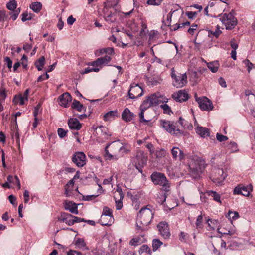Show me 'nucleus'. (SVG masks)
Segmentation results:
<instances>
[{"label":"nucleus","mask_w":255,"mask_h":255,"mask_svg":"<svg viewBox=\"0 0 255 255\" xmlns=\"http://www.w3.org/2000/svg\"><path fill=\"white\" fill-rule=\"evenodd\" d=\"M153 217L152 211L148 208H142L139 212L136 219V229L138 231H146L147 226Z\"/></svg>","instance_id":"f257e3e1"},{"label":"nucleus","mask_w":255,"mask_h":255,"mask_svg":"<svg viewBox=\"0 0 255 255\" xmlns=\"http://www.w3.org/2000/svg\"><path fill=\"white\" fill-rule=\"evenodd\" d=\"M180 13L178 11V9H175L174 10L172 9L167 15L166 24H167L168 26L170 27L171 30L176 31L178 29L183 28L185 26H188L190 25V22L189 21L184 22L182 21L181 19L180 18L178 20V23L171 25L172 18H173V21L175 22L176 21L177 18V15H180Z\"/></svg>","instance_id":"f03ea898"},{"label":"nucleus","mask_w":255,"mask_h":255,"mask_svg":"<svg viewBox=\"0 0 255 255\" xmlns=\"http://www.w3.org/2000/svg\"><path fill=\"white\" fill-rule=\"evenodd\" d=\"M126 149L124 146H120L118 143L114 142L108 144L105 149L104 157L106 160H117L119 158V153Z\"/></svg>","instance_id":"7ed1b4c3"},{"label":"nucleus","mask_w":255,"mask_h":255,"mask_svg":"<svg viewBox=\"0 0 255 255\" xmlns=\"http://www.w3.org/2000/svg\"><path fill=\"white\" fill-rule=\"evenodd\" d=\"M171 76L172 79V84L174 87L181 88L187 83V76L186 73H180L172 68Z\"/></svg>","instance_id":"20e7f679"},{"label":"nucleus","mask_w":255,"mask_h":255,"mask_svg":"<svg viewBox=\"0 0 255 255\" xmlns=\"http://www.w3.org/2000/svg\"><path fill=\"white\" fill-rule=\"evenodd\" d=\"M151 181L156 185L163 187L165 190L167 191L170 187V184L165 175L161 172H154L150 176Z\"/></svg>","instance_id":"39448f33"},{"label":"nucleus","mask_w":255,"mask_h":255,"mask_svg":"<svg viewBox=\"0 0 255 255\" xmlns=\"http://www.w3.org/2000/svg\"><path fill=\"white\" fill-rule=\"evenodd\" d=\"M220 20L227 30L232 29L237 24L236 18L231 13L221 15Z\"/></svg>","instance_id":"423d86ee"},{"label":"nucleus","mask_w":255,"mask_h":255,"mask_svg":"<svg viewBox=\"0 0 255 255\" xmlns=\"http://www.w3.org/2000/svg\"><path fill=\"white\" fill-rule=\"evenodd\" d=\"M161 102V97L155 94L147 97L141 105V108H148L151 106H156Z\"/></svg>","instance_id":"0eeeda50"},{"label":"nucleus","mask_w":255,"mask_h":255,"mask_svg":"<svg viewBox=\"0 0 255 255\" xmlns=\"http://www.w3.org/2000/svg\"><path fill=\"white\" fill-rule=\"evenodd\" d=\"M160 123L161 127L169 133L177 135L181 134V132L179 129H175V126L173 122L162 120L160 121Z\"/></svg>","instance_id":"6e6552de"},{"label":"nucleus","mask_w":255,"mask_h":255,"mask_svg":"<svg viewBox=\"0 0 255 255\" xmlns=\"http://www.w3.org/2000/svg\"><path fill=\"white\" fill-rule=\"evenodd\" d=\"M143 94V90L138 84L131 85L128 93L129 98L132 99H136L141 96Z\"/></svg>","instance_id":"1a4fd4ad"},{"label":"nucleus","mask_w":255,"mask_h":255,"mask_svg":"<svg viewBox=\"0 0 255 255\" xmlns=\"http://www.w3.org/2000/svg\"><path fill=\"white\" fill-rule=\"evenodd\" d=\"M72 161L78 167H82L86 164V155L82 152H76L72 156Z\"/></svg>","instance_id":"9d476101"},{"label":"nucleus","mask_w":255,"mask_h":255,"mask_svg":"<svg viewBox=\"0 0 255 255\" xmlns=\"http://www.w3.org/2000/svg\"><path fill=\"white\" fill-rule=\"evenodd\" d=\"M157 227L158 229L159 233L162 237L165 239L170 238L171 234L169 231V228L167 222L165 221L161 222L157 225Z\"/></svg>","instance_id":"9b49d317"},{"label":"nucleus","mask_w":255,"mask_h":255,"mask_svg":"<svg viewBox=\"0 0 255 255\" xmlns=\"http://www.w3.org/2000/svg\"><path fill=\"white\" fill-rule=\"evenodd\" d=\"M252 191V186L249 185L247 186L238 185L233 190L234 195H242L245 196H249Z\"/></svg>","instance_id":"f8f14e48"},{"label":"nucleus","mask_w":255,"mask_h":255,"mask_svg":"<svg viewBox=\"0 0 255 255\" xmlns=\"http://www.w3.org/2000/svg\"><path fill=\"white\" fill-rule=\"evenodd\" d=\"M200 108L204 111L212 110L213 108L211 101L206 97L198 98L196 99Z\"/></svg>","instance_id":"ddd939ff"},{"label":"nucleus","mask_w":255,"mask_h":255,"mask_svg":"<svg viewBox=\"0 0 255 255\" xmlns=\"http://www.w3.org/2000/svg\"><path fill=\"white\" fill-rule=\"evenodd\" d=\"M226 175L224 174L222 169H217L212 177V180L217 185H220L225 180Z\"/></svg>","instance_id":"4468645a"},{"label":"nucleus","mask_w":255,"mask_h":255,"mask_svg":"<svg viewBox=\"0 0 255 255\" xmlns=\"http://www.w3.org/2000/svg\"><path fill=\"white\" fill-rule=\"evenodd\" d=\"M172 97L176 101L182 102L187 101L189 98V95L186 90H181L174 93Z\"/></svg>","instance_id":"2eb2a0df"},{"label":"nucleus","mask_w":255,"mask_h":255,"mask_svg":"<svg viewBox=\"0 0 255 255\" xmlns=\"http://www.w3.org/2000/svg\"><path fill=\"white\" fill-rule=\"evenodd\" d=\"M135 166L140 172H142V169L146 164L147 158L142 153L138 154L135 159Z\"/></svg>","instance_id":"dca6fc26"},{"label":"nucleus","mask_w":255,"mask_h":255,"mask_svg":"<svg viewBox=\"0 0 255 255\" xmlns=\"http://www.w3.org/2000/svg\"><path fill=\"white\" fill-rule=\"evenodd\" d=\"M96 132L97 135L101 137L103 140H107L111 136V134L109 132L108 129L103 126H99L96 128Z\"/></svg>","instance_id":"f3484780"},{"label":"nucleus","mask_w":255,"mask_h":255,"mask_svg":"<svg viewBox=\"0 0 255 255\" xmlns=\"http://www.w3.org/2000/svg\"><path fill=\"white\" fill-rule=\"evenodd\" d=\"M147 109L141 108L140 107L141 111L139 114L140 122L147 123L151 122L152 119V116L149 115L148 111H146Z\"/></svg>","instance_id":"a211bd4d"},{"label":"nucleus","mask_w":255,"mask_h":255,"mask_svg":"<svg viewBox=\"0 0 255 255\" xmlns=\"http://www.w3.org/2000/svg\"><path fill=\"white\" fill-rule=\"evenodd\" d=\"M58 220L60 222H65L69 226L73 225V215L67 213H62L60 216L58 218Z\"/></svg>","instance_id":"6ab92c4d"},{"label":"nucleus","mask_w":255,"mask_h":255,"mask_svg":"<svg viewBox=\"0 0 255 255\" xmlns=\"http://www.w3.org/2000/svg\"><path fill=\"white\" fill-rule=\"evenodd\" d=\"M72 100V97L68 93H64L59 97V104L61 106L66 107Z\"/></svg>","instance_id":"aec40b11"},{"label":"nucleus","mask_w":255,"mask_h":255,"mask_svg":"<svg viewBox=\"0 0 255 255\" xmlns=\"http://www.w3.org/2000/svg\"><path fill=\"white\" fill-rule=\"evenodd\" d=\"M134 114L128 108H126L122 113V119L126 122H128L133 120Z\"/></svg>","instance_id":"412c9836"},{"label":"nucleus","mask_w":255,"mask_h":255,"mask_svg":"<svg viewBox=\"0 0 255 255\" xmlns=\"http://www.w3.org/2000/svg\"><path fill=\"white\" fill-rule=\"evenodd\" d=\"M114 222V218L113 216H106V215H101L99 223L103 226H111Z\"/></svg>","instance_id":"4be33fe9"},{"label":"nucleus","mask_w":255,"mask_h":255,"mask_svg":"<svg viewBox=\"0 0 255 255\" xmlns=\"http://www.w3.org/2000/svg\"><path fill=\"white\" fill-rule=\"evenodd\" d=\"M64 208L66 210H69L71 213L75 214H78V208L77 205L68 200L64 201Z\"/></svg>","instance_id":"5701e85b"},{"label":"nucleus","mask_w":255,"mask_h":255,"mask_svg":"<svg viewBox=\"0 0 255 255\" xmlns=\"http://www.w3.org/2000/svg\"><path fill=\"white\" fill-rule=\"evenodd\" d=\"M111 60V57L106 55L103 57L98 58L96 60L91 63L90 65L93 66H100L103 64H107Z\"/></svg>","instance_id":"b1692460"},{"label":"nucleus","mask_w":255,"mask_h":255,"mask_svg":"<svg viewBox=\"0 0 255 255\" xmlns=\"http://www.w3.org/2000/svg\"><path fill=\"white\" fill-rule=\"evenodd\" d=\"M68 124L71 129L78 130L82 127L81 124L76 118L70 119Z\"/></svg>","instance_id":"393cba45"},{"label":"nucleus","mask_w":255,"mask_h":255,"mask_svg":"<svg viewBox=\"0 0 255 255\" xmlns=\"http://www.w3.org/2000/svg\"><path fill=\"white\" fill-rule=\"evenodd\" d=\"M171 153L173 158L176 160L179 157L180 160L184 158L183 152L177 147H174L171 150Z\"/></svg>","instance_id":"a878e982"},{"label":"nucleus","mask_w":255,"mask_h":255,"mask_svg":"<svg viewBox=\"0 0 255 255\" xmlns=\"http://www.w3.org/2000/svg\"><path fill=\"white\" fill-rule=\"evenodd\" d=\"M195 129L196 133L201 137L205 138L210 135L209 130L206 128L198 126Z\"/></svg>","instance_id":"bb28decb"},{"label":"nucleus","mask_w":255,"mask_h":255,"mask_svg":"<svg viewBox=\"0 0 255 255\" xmlns=\"http://www.w3.org/2000/svg\"><path fill=\"white\" fill-rule=\"evenodd\" d=\"M207 66L210 70L213 73H216L218 71L220 64L218 61H214L210 62H206Z\"/></svg>","instance_id":"cd10ccee"},{"label":"nucleus","mask_w":255,"mask_h":255,"mask_svg":"<svg viewBox=\"0 0 255 255\" xmlns=\"http://www.w3.org/2000/svg\"><path fill=\"white\" fill-rule=\"evenodd\" d=\"M118 116V111L117 110L114 111H110L107 112L103 116V120L105 121H111L115 118V117Z\"/></svg>","instance_id":"c85d7f7f"},{"label":"nucleus","mask_w":255,"mask_h":255,"mask_svg":"<svg viewBox=\"0 0 255 255\" xmlns=\"http://www.w3.org/2000/svg\"><path fill=\"white\" fill-rule=\"evenodd\" d=\"M74 245L79 249H88V248L86 247V244L83 238H75Z\"/></svg>","instance_id":"c756f323"},{"label":"nucleus","mask_w":255,"mask_h":255,"mask_svg":"<svg viewBox=\"0 0 255 255\" xmlns=\"http://www.w3.org/2000/svg\"><path fill=\"white\" fill-rule=\"evenodd\" d=\"M71 108L74 109H76L79 112H82L86 110L83 104H82L79 101L74 99L72 103Z\"/></svg>","instance_id":"7c9ffc66"},{"label":"nucleus","mask_w":255,"mask_h":255,"mask_svg":"<svg viewBox=\"0 0 255 255\" xmlns=\"http://www.w3.org/2000/svg\"><path fill=\"white\" fill-rule=\"evenodd\" d=\"M207 194L209 196L212 197L213 200H215V201L219 203L220 204L222 203V201L220 199L221 196L220 194H219L216 192L212 190H209L207 192Z\"/></svg>","instance_id":"2f4dec72"},{"label":"nucleus","mask_w":255,"mask_h":255,"mask_svg":"<svg viewBox=\"0 0 255 255\" xmlns=\"http://www.w3.org/2000/svg\"><path fill=\"white\" fill-rule=\"evenodd\" d=\"M212 242V245L214 247H215V246H217V244H220L221 248H226V243L221 238H216ZM215 251H216V249L214 248V252Z\"/></svg>","instance_id":"473e14b6"},{"label":"nucleus","mask_w":255,"mask_h":255,"mask_svg":"<svg viewBox=\"0 0 255 255\" xmlns=\"http://www.w3.org/2000/svg\"><path fill=\"white\" fill-rule=\"evenodd\" d=\"M25 101L21 94L15 95L13 99V102L15 105L19 103L20 105H23L25 104Z\"/></svg>","instance_id":"72a5a7b5"},{"label":"nucleus","mask_w":255,"mask_h":255,"mask_svg":"<svg viewBox=\"0 0 255 255\" xmlns=\"http://www.w3.org/2000/svg\"><path fill=\"white\" fill-rule=\"evenodd\" d=\"M208 223V230H215L218 227V222L217 220L208 219L207 221Z\"/></svg>","instance_id":"f704fd0d"},{"label":"nucleus","mask_w":255,"mask_h":255,"mask_svg":"<svg viewBox=\"0 0 255 255\" xmlns=\"http://www.w3.org/2000/svg\"><path fill=\"white\" fill-rule=\"evenodd\" d=\"M7 181L9 183H13L14 185H16L18 187V188H20V181L17 176L13 177L12 176L9 175L7 177Z\"/></svg>","instance_id":"c9c22d12"},{"label":"nucleus","mask_w":255,"mask_h":255,"mask_svg":"<svg viewBox=\"0 0 255 255\" xmlns=\"http://www.w3.org/2000/svg\"><path fill=\"white\" fill-rule=\"evenodd\" d=\"M30 8L35 12H39L42 9V4L39 2L31 3Z\"/></svg>","instance_id":"e433bc0d"},{"label":"nucleus","mask_w":255,"mask_h":255,"mask_svg":"<svg viewBox=\"0 0 255 255\" xmlns=\"http://www.w3.org/2000/svg\"><path fill=\"white\" fill-rule=\"evenodd\" d=\"M45 59L44 57L42 56L37 61L35 62V65L38 71L42 70V67L45 64Z\"/></svg>","instance_id":"4c0bfd02"},{"label":"nucleus","mask_w":255,"mask_h":255,"mask_svg":"<svg viewBox=\"0 0 255 255\" xmlns=\"http://www.w3.org/2000/svg\"><path fill=\"white\" fill-rule=\"evenodd\" d=\"M167 154V151L164 149H161L159 150H156L155 152V155L157 158L161 159L165 157Z\"/></svg>","instance_id":"58836bf2"},{"label":"nucleus","mask_w":255,"mask_h":255,"mask_svg":"<svg viewBox=\"0 0 255 255\" xmlns=\"http://www.w3.org/2000/svg\"><path fill=\"white\" fill-rule=\"evenodd\" d=\"M227 148L231 152H237L238 150L237 145L234 142H231L229 143L227 146Z\"/></svg>","instance_id":"ea45409f"},{"label":"nucleus","mask_w":255,"mask_h":255,"mask_svg":"<svg viewBox=\"0 0 255 255\" xmlns=\"http://www.w3.org/2000/svg\"><path fill=\"white\" fill-rule=\"evenodd\" d=\"M7 97V91L3 87L0 88V101L4 102Z\"/></svg>","instance_id":"a19ab883"},{"label":"nucleus","mask_w":255,"mask_h":255,"mask_svg":"<svg viewBox=\"0 0 255 255\" xmlns=\"http://www.w3.org/2000/svg\"><path fill=\"white\" fill-rule=\"evenodd\" d=\"M17 6V2L15 0H11L6 4V7L9 10L13 11Z\"/></svg>","instance_id":"79ce46f5"},{"label":"nucleus","mask_w":255,"mask_h":255,"mask_svg":"<svg viewBox=\"0 0 255 255\" xmlns=\"http://www.w3.org/2000/svg\"><path fill=\"white\" fill-rule=\"evenodd\" d=\"M99 188L98 189V194L97 195H90V196H87L85 198L86 200H90L92 199V198H95L99 196V194H101L103 192L102 190V187L100 184H98Z\"/></svg>","instance_id":"37998d69"},{"label":"nucleus","mask_w":255,"mask_h":255,"mask_svg":"<svg viewBox=\"0 0 255 255\" xmlns=\"http://www.w3.org/2000/svg\"><path fill=\"white\" fill-rule=\"evenodd\" d=\"M105 20L107 22L112 23L115 20V18L114 17V14L110 12L106 14L104 16Z\"/></svg>","instance_id":"c03bdc74"},{"label":"nucleus","mask_w":255,"mask_h":255,"mask_svg":"<svg viewBox=\"0 0 255 255\" xmlns=\"http://www.w3.org/2000/svg\"><path fill=\"white\" fill-rule=\"evenodd\" d=\"M227 217L230 219L236 220L239 217V215L237 212L229 211Z\"/></svg>","instance_id":"a18cd8bd"},{"label":"nucleus","mask_w":255,"mask_h":255,"mask_svg":"<svg viewBox=\"0 0 255 255\" xmlns=\"http://www.w3.org/2000/svg\"><path fill=\"white\" fill-rule=\"evenodd\" d=\"M208 33L209 35H213V36L217 38L221 33V31L220 30L219 26H217L215 31L209 30Z\"/></svg>","instance_id":"49530a36"},{"label":"nucleus","mask_w":255,"mask_h":255,"mask_svg":"<svg viewBox=\"0 0 255 255\" xmlns=\"http://www.w3.org/2000/svg\"><path fill=\"white\" fill-rule=\"evenodd\" d=\"M115 203H116V207L117 210H120L123 207V202L122 200L123 198L121 199V198H119V199H118L116 197H115Z\"/></svg>","instance_id":"de8ad7c7"},{"label":"nucleus","mask_w":255,"mask_h":255,"mask_svg":"<svg viewBox=\"0 0 255 255\" xmlns=\"http://www.w3.org/2000/svg\"><path fill=\"white\" fill-rule=\"evenodd\" d=\"M139 253L142 254L143 253H148V254L151 253L150 249L147 245H143L139 249Z\"/></svg>","instance_id":"09e8293b"},{"label":"nucleus","mask_w":255,"mask_h":255,"mask_svg":"<svg viewBox=\"0 0 255 255\" xmlns=\"http://www.w3.org/2000/svg\"><path fill=\"white\" fill-rule=\"evenodd\" d=\"M162 244V242L158 239L153 240L152 247L154 250H157Z\"/></svg>","instance_id":"8fccbe9b"},{"label":"nucleus","mask_w":255,"mask_h":255,"mask_svg":"<svg viewBox=\"0 0 255 255\" xmlns=\"http://www.w3.org/2000/svg\"><path fill=\"white\" fill-rule=\"evenodd\" d=\"M20 12V9L19 8L15 10H13V12L10 13V18L13 20H15L17 18L19 13Z\"/></svg>","instance_id":"3c124183"},{"label":"nucleus","mask_w":255,"mask_h":255,"mask_svg":"<svg viewBox=\"0 0 255 255\" xmlns=\"http://www.w3.org/2000/svg\"><path fill=\"white\" fill-rule=\"evenodd\" d=\"M203 221V216L202 215H200L197 217L196 221V225L197 228H202L203 227L202 224Z\"/></svg>","instance_id":"603ef678"},{"label":"nucleus","mask_w":255,"mask_h":255,"mask_svg":"<svg viewBox=\"0 0 255 255\" xmlns=\"http://www.w3.org/2000/svg\"><path fill=\"white\" fill-rule=\"evenodd\" d=\"M102 215H106V216H113L112 211L107 206L103 208V212Z\"/></svg>","instance_id":"864d4df0"},{"label":"nucleus","mask_w":255,"mask_h":255,"mask_svg":"<svg viewBox=\"0 0 255 255\" xmlns=\"http://www.w3.org/2000/svg\"><path fill=\"white\" fill-rule=\"evenodd\" d=\"M99 71V69L98 68H90L88 67L85 68L84 71L82 72V74H87L92 71L97 72Z\"/></svg>","instance_id":"5fc2aeb1"},{"label":"nucleus","mask_w":255,"mask_h":255,"mask_svg":"<svg viewBox=\"0 0 255 255\" xmlns=\"http://www.w3.org/2000/svg\"><path fill=\"white\" fill-rule=\"evenodd\" d=\"M161 107L164 110L165 113L170 114L171 112V108L168 105L166 104H162L161 105Z\"/></svg>","instance_id":"6e6d98bb"},{"label":"nucleus","mask_w":255,"mask_h":255,"mask_svg":"<svg viewBox=\"0 0 255 255\" xmlns=\"http://www.w3.org/2000/svg\"><path fill=\"white\" fill-rule=\"evenodd\" d=\"M243 62L248 67V72H250V70L252 69V68H255V66H254L253 64L248 59H246L243 61Z\"/></svg>","instance_id":"4d7b16f0"},{"label":"nucleus","mask_w":255,"mask_h":255,"mask_svg":"<svg viewBox=\"0 0 255 255\" xmlns=\"http://www.w3.org/2000/svg\"><path fill=\"white\" fill-rule=\"evenodd\" d=\"M216 138L219 142L225 141L228 139L227 136L222 135L219 133L216 134Z\"/></svg>","instance_id":"13d9d810"},{"label":"nucleus","mask_w":255,"mask_h":255,"mask_svg":"<svg viewBox=\"0 0 255 255\" xmlns=\"http://www.w3.org/2000/svg\"><path fill=\"white\" fill-rule=\"evenodd\" d=\"M162 1V0H148L147 3L149 5H159Z\"/></svg>","instance_id":"bf43d9fd"},{"label":"nucleus","mask_w":255,"mask_h":255,"mask_svg":"<svg viewBox=\"0 0 255 255\" xmlns=\"http://www.w3.org/2000/svg\"><path fill=\"white\" fill-rule=\"evenodd\" d=\"M190 169L192 170L191 173H192V176L194 178H197L200 176V171L194 168H191L190 167Z\"/></svg>","instance_id":"052dcab7"},{"label":"nucleus","mask_w":255,"mask_h":255,"mask_svg":"<svg viewBox=\"0 0 255 255\" xmlns=\"http://www.w3.org/2000/svg\"><path fill=\"white\" fill-rule=\"evenodd\" d=\"M198 12L187 11L186 15L189 19H193L196 17Z\"/></svg>","instance_id":"680f3d73"},{"label":"nucleus","mask_w":255,"mask_h":255,"mask_svg":"<svg viewBox=\"0 0 255 255\" xmlns=\"http://www.w3.org/2000/svg\"><path fill=\"white\" fill-rule=\"evenodd\" d=\"M57 132L59 136L61 138L65 137L67 133V131H66L64 129H63L62 128H58Z\"/></svg>","instance_id":"e2e57ef3"},{"label":"nucleus","mask_w":255,"mask_h":255,"mask_svg":"<svg viewBox=\"0 0 255 255\" xmlns=\"http://www.w3.org/2000/svg\"><path fill=\"white\" fill-rule=\"evenodd\" d=\"M31 19V15H29L27 13H23L22 14L21 20L23 22H25L27 20H30Z\"/></svg>","instance_id":"0e129e2a"},{"label":"nucleus","mask_w":255,"mask_h":255,"mask_svg":"<svg viewBox=\"0 0 255 255\" xmlns=\"http://www.w3.org/2000/svg\"><path fill=\"white\" fill-rule=\"evenodd\" d=\"M73 224L75 223H79L82 222H86V220H85L84 219L80 218L77 216H73Z\"/></svg>","instance_id":"69168bd1"},{"label":"nucleus","mask_w":255,"mask_h":255,"mask_svg":"<svg viewBox=\"0 0 255 255\" xmlns=\"http://www.w3.org/2000/svg\"><path fill=\"white\" fill-rule=\"evenodd\" d=\"M197 28V25L193 24L192 25L190 28L188 30V32L190 34L193 35L195 30H196Z\"/></svg>","instance_id":"338daca9"},{"label":"nucleus","mask_w":255,"mask_h":255,"mask_svg":"<svg viewBox=\"0 0 255 255\" xmlns=\"http://www.w3.org/2000/svg\"><path fill=\"white\" fill-rule=\"evenodd\" d=\"M116 192H117L118 193L119 198H121V199L124 198V194L123 193V192L122 191V188L120 187H119V186H117Z\"/></svg>","instance_id":"774afa93"}]
</instances>
